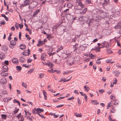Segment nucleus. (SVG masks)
I'll use <instances>...</instances> for the list:
<instances>
[{"mask_svg":"<svg viewBox=\"0 0 121 121\" xmlns=\"http://www.w3.org/2000/svg\"><path fill=\"white\" fill-rule=\"evenodd\" d=\"M81 0H76V4L75 8L78 10L82 9L84 6V5L82 4L81 2Z\"/></svg>","mask_w":121,"mask_h":121,"instance_id":"f257e3e1","label":"nucleus"},{"mask_svg":"<svg viewBox=\"0 0 121 121\" xmlns=\"http://www.w3.org/2000/svg\"><path fill=\"white\" fill-rule=\"evenodd\" d=\"M37 4V2L36 1H33L31 2L30 4L29 5L28 8L30 9H32L35 7Z\"/></svg>","mask_w":121,"mask_h":121,"instance_id":"f03ea898","label":"nucleus"},{"mask_svg":"<svg viewBox=\"0 0 121 121\" xmlns=\"http://www.w3.org/2000/svg\"><path fill=\"white\" fill-rule=\"evenodd\" d=\"M16 44V41L14 40H12L10 42V44L9 45V47L10 48H13Z\"/></svg>","mask_w":121,"mask_h":121,"instance_id":"7ed1b4c3","label":"nucleus"},{"mask_svg":"<svg viewBox=\"0 0 121 121\" xmlns=\"http://www.w3.org/2000/svg\"><path fill=\"white\" fill-rule=\"evenodd\" d=\"M114 28L117 29L121 28V21L119 22L117 25L115 26Z\"/></svg>","mask_w":121,"mask_h":121,"instance_id":"20e7f679","label":"nucleus"},{"mask_svg":"<svg viewBox=\"0 0 121 121\" xmlns=\"http://www.w3.org/2000/svg\"><path fill=\"white\" fill-rule=\"evenodd\" d=\"M30 1V0H25L24 1V4L22 5V6L24 7L27 5H29Z\"/></svg>","mask_w":121,"mask_h":121,"instance_id":"39448f33","label":"nucleus"},{"mask_svg":"<svg viewBox=\"0 0 121 121\" xmlns=\"http://www.w3.org/2000/svg\"><path fill=\"white\" fill-rule=\"evenodd\" d=\"M102 44L104 45H103V47L108 48L109 47V44L108 42L105 41L102 43Z\"/></svg>","mask_w":121,"mask_h":121,"instance_id":"423d86ee","label":"nucleus"},{"mask_svg":"<svg viewBox=\"0 0 121 121\" xmlns=\"http://www.w3.org/2000/svg\"><path fill=\"white\" fill-rule=\"evenodd\" d=\"M35 110L38 112V113H40L43 112L44 110L43 109H41L40 108H35Z\"/></svg>","mask_w":121,"mask_h":121,"instance_id":"0eeeda50","label":"nucleus"},{"mask_svg":"<svg viewBox=\"0 0 121 121\" xmlns=\"http://www.w3.org/2000/svg\"><path fill=\"white\" fill-rule=\"evenodd\" d=\"M2 69L4 72H6L8 70V67L6 65H4L2 68Z\"/></svg>","mask_w":121,"mask_h":121,"instance_id":"6e6552de","label":"nucleus"},{"mask_svg":"<svg viewBox=\"0 0 121 121\" xmlns=\"http://www.w3.org/2000/svg\"><path fill=\"white\" fill-rule=\"evenodd\" d=\"M13 63L16 64H18V61L17 58L13 59L12 60Z\"/></svg>","mask_w":121,"mask_h":121,"instance_id":"1a4fd4ad","label":"nucleus"},{"mask_svg":"<svg viewBox=\"0 0 121 121\" xmlns=\"http://www.w3.org/2000/svg\"><path fill=\"white\" fill-rule=\"evenodd\" d=\"M86 18V17L82 16L80 17L79 18V20L80 21H83V22H85L86 21L84 20V19Z\"/></svg>","mask_w":121,"mask_h":121,"instance_id":"9d476101","label":"nucleus"},{"mask_svg":"<svg viewBox=\"0 0 121 121\" xmlns=\"http://www.w3.org/2000/svg\"><path fill=\"white\" fill-rule=\"evenodd\" d=\"M2 50L4 51H6L7 50V48L6 46H2L1 47Z\"/></svg>","mask_w":121,"mask_h":121,"instance_id":"9b49d317","label":"nucleus"},{"mask_svg":"<svg viewBox=\"0 0 121 121\" xmlns=\"http://www.w3.org/2000/svg\"><path fill=\"white\" fill-rule=\"evenodd\" d=\"M6 80L5 79H1L0 81V83L2 84H4L7 82Z\"/></svg>","mask_w":121,"mask_h":121,"instance_id":"f8f14e48","label":"nucleus"},{"mask_svg":"<svg viewBox=\"0 0 121 121\" xmlns=\"http://www.w3.org/2000/svg\"><path fill=\"white\" fill-rule=\"evenodd\" d=\"M87 11V8H86L83 10L81 12H80L81 14H85L86 12Z\"/></svg>","mask_w":121,"mask_h":121,"instance_id":"ddd939ff","label":"nucleus"},{"mask_svg":"<svg viewBox=\"0 0 121 121\" xmlns=\"http://www.w3.org/2000/svg\"><path fill=\"white\" fill-rule=\"evenodd\" d=\"M25 60V59L22 57H20L19 59V60L21 63L23 62Z\"/></svg>","mask_w":121,"mask_h":121,"instance_id":"4468645a","label":"nucleus"},{"mask_svg":"<svg viewBox=\"0 0 121 121\" xmlns=\"http://www.w3.org/2000/svg\"><path fill=\"white\" fill-rule=\"evenodd\" d=\"M30 54V52H27L25 51L22 53V54L25 56H29Z\"/></svg>","mask_w":121,"mask_h":121,"instance_id":"2eb2a0df","label":"nucleus"},{"mask_svg":"<svg viewBox=\"0 0 121 121\" xmlns=\"http://www.w3.org/2000/svg\"><path fill=\"white\" fill-rule=\"evenodd\" d=\"M46 55L45 54L42 55L41 56V59L44 61L46 57Z\"/></svg>","mask_w":121,"mask_h":121,"instance_id":"dca6fc26","label":"nucleus"},{"mask_svg":"<svg viewBox=\"0 0 121 121\" xmlns=\"http://www.w3.org/2000/svg\"><path fill=\"white\" fill-rule=\"evenodd\" d=\"M47 65L49 66H51L50 68L51 69H52L53 68V65L51 62H49L48 63Z\"/></svg>","mask_w":121,"mask_h":121,"instance_id":"f3484780","label":"nucleus"},{"mask_svg":"<svg viewBox=\"0 0 121 121\" xmlns=\"http://www.w3.org/2000/svg\"><path fill=\"white\" fill-rule=\"evenodd\" d=\"M20 47H21L20 48L22 50H23L24 49H25L26 48L25 45L24 44H21L20 45Z\"/></svg>","mask_w":121,"mask_h":121,"instance_id":"a211bd4d","label":"nucleus"},{"mask_svg":"<svg viewBox=\"0 0 121 121\" xmlns=\"http://www.w3.org/2000/svg\"><path fill=\"white\" fill-rule=\"evenodd\" d=\"M75 115L77 117H81L82 116V115L81 113L78 114L77 113H75Z\"/></svg>","mask_w":121,"mask_h":121,"instance_id":"6ab92c4d","label":"nucleus"},{"mask_svg":"<svg viewBox=\"0 0 121 121\" xmlns=\"http://www.w3.org/2000/svg\"><path fill=\"white\" fill-rule=\"evenodd\" d=\"M94 50L96 52H99L100 51V50H99V47L98 46L96 48H92L91 50Z\"/></svg>","mask_w":121,"mask_h":121,"instance_id":"aec40b11","label":"nucleus"},{"mask_svg":"<svg viewBox=\"0 0 121 121\" xmlns=\"http://www.w3.org/2000/svg\"><path fill=\"white\" fill-rule=\"evenodd\" d=\"M115 108L114 107H113L111 108L110 111L112 113H115Z\"/></svg>","mask_w":121,"mask_h":121,"instance_id":"412c9836","label":"nucleus"},{"mask_svg":"<svg viewBox=\"0 0 121 121\" xmlns=\"http://www.w3.org/2000/svg\"><path fill=\"white\" fill-rule=\"evenodd\" d=\"M115 74V75L116 76H118L120 74V72L117 71H114L113 72Z\"/></svg>","mask_w":121,"mask_h":121,"instance_id":"4be33fe9","label":"nucleus"},{"mask_svg":"<svg viewBox=\"0 0 121 121\" xmlns=\"http://www.w3.org/2000/svg\"><path fill=\"white\" fill-rule=\"evenodd\" d=\"M112 106V104L110 102L108 104V105L107 106V109H108L110 107Z\"/></svg>","mask_w":121,"mask_h":121,"instance_id":"5701e85b","label":"nucleus"},{"mask_svg":"<svg viewBox=\"0 0 121 121\" xmlns=\"http://www.w3.org/2000/svg\"><path fill=\"white\" fill-rule=\"evenodd\" d=\"M44 73H41L39 74V77L40 79H42L44 76Z\"/></svg>","mask_w":121,"mask_h":121,"instance_id":"b1692460","label":"nucleus"},{"mask_svg":"<svg viewBox=\"0 0 121 121\" xmlns=\"http://www.w3.org/2000/svg\"><path fill=\"white\" fill-rule=\"evenodd\" d=\"M63 48L62 46H59L58 47V48L57 50V52L61 50H62Z\"/></svg>","mask_w":121,"mask_h":121,"instance_id":"393cba45","label":"nucleus"},{"mask_svg":"<svg viewBox=\"0 0 121 121\" xmlns=\"http://www.w3.org/2000/svg\"><path fill=\"white\" fill-rule=\"evenodd\" d=\"M43 95L44 96L45 99L46 100L47 99L46 97H47V95L46 93V92L45 90H43Z\"/></svg>","mask_w":121,"mask_h":121,"instance_id":"a878e982","label":"nucleus"},{"mask_svg":"<svg viewBox=\"0 0 121 121\" xmlns=\"http://www.w3.org/2000/svg\"><path fill=\"white\" fill-rule=\"evenodd\" d=\"M87 86V85H86L84 86L85 90L87 92H88L89 89V88L88 87H86V86Z\"/></svg>","mask_w":121,"mask_h":121,"instance_id":"bb28decb","label":"nucleus"},{"mask_svg":"<svg viewBox=\"0 0 121 121\" xmlns=\"http://www.w3.org/2000/svg\"><path fill=\"white\" fill-rule=\"evenodd\" d=\"M106 51H107V53L108 54H109L112 53V51L111 50V49H107Z\"/></svg>","mask_w":121,"mask_h":121,"instance_id":"cd10ccee","label":"nucleus"},{"mask_svg":"<svg viewBox=\"0 0 121 121\" xmlns=\"http://www.w3.org/2000/svg\"><path fill=\"white\" fill-rule=\"evenodd\" d=\"M93 22V21L92 20H89V21H88V20L86 21V22L87 24H88L89 26L90 25V24L91 23Z\"/></svg>","mask_w":121,"mask_h":121,"instance_id":"c85d7f7f","label":"nucleus"},{"mask_svg":"<svg viewBox=\"0 0 121 121\" xmlns=\"http://www.w3.org/2000/svg\"><path fill=\"white\" fill-rule=\"evenodd\" d=\"M5 57V55L3 54H0V58L1 59H3Z\"/></svg>","mask_w":121,"mask_h":121,"instance_id":"c756f323","label":"nucleus"},{"mask_svg":"<svg viewBox=\"0 0 121 121\" xmlns=\"http://www.w3.org/2000/svg\"><path fill=\"white\" fill-rule=\"evenodd\" d=\"M15 27L17 29V30L19 28V24L18 23H17L16 22L15 24Z\"/></svg>","mask_w":121,"mask_h":121,"instance_id":"7c9ffc66","label":"nucleus"},{"mask_svg":"<svg viewBox=\"0 0 121 121\" xmlns=\"http://www.w3.org/2000/svg\"><path fill=\"white\" fill-rule=\"evenodd\" d=\"M92 1V0H86V3L87 4H91Z\"/></svg>","mask_w":121,"mask_h":121,"instance_id":"2f4dec72","label":"nucleus"},{"mask_svg":"<svg viewBox=\"0 0 121 121\" xmlns=\"http://www.w3.org/2000/svg\"><path fill=\"white\" fill-rule=\"evenodd\" d=\"M16 69L18 71H20L22 69L21 67L19 66H17Z\"/></svg>","mask_w":121,"mask_h":121,"instance_id":"473e14b6","label":"nucleus"},{"mask_svg":"<svg viewBox=\"0 0 121 121\" xmlns=\"http://www.w3.org/2000/svg\"><path fill=\"white\" fill-rule=\"evenodd\" d=\"M93 104H94L97 105L98 104V103L96 100H93L92 101V102Z\"/></svg>","mask_w":121,"mask_h":121,"instance_id":"72a5a7b5","label":"nucleus"},{"mask_svg":"<svg viewBox=\"0 0 121 121\" xmlns=\"http://www.w3.org/2000/svg\"><path fill=\"white\" fill-rule=\"evenodd\" d=\"M22 85L25 88H27L26 86H27V84L26 83H24L23 82H22Z\"/></svg>","mask_w":121,"mask_h":121,"instance_id":"f704fd0d","label":"nucleus"},{"mask_svg":"<svg viewBox=\"0 0 121 121\" xmlns=\"http://www.w3.org/2000/svg\"><path fill=\"white\" fill-rule=\"evenodd\" d=\"M1 75L2 76H6L8 75V74L4 72H3L1 73Z\"/></svg>","mask_w":121,"mask_h":121,"instance_id":"c9c22d12","label":"nucleus"},{"mask_svg":"<svg viewBox=\"0 0 121 121\" xmlns=\"http://www.w3.org/2000/svg\"><path fill=\"white\" fill-rule=\"evenodd\" d=\"M78 46V44H76L75 45H74L73 47V48L74 49L73 52H74L76 50L77 48H76L77 46Z\"/></svg>","mask_w":121,"mask_h":121,"instance_id":"e433bc0d","label":"nucleus"},{"mask_svg":"<svg viewBox=\"0 0 121 121\" xmlns=\"http://www.w3.org/2000/svg\"><path fill=\"white\" fill-rule=\"evenodd\" d=\"M19 109H16L14 110V111H13V115H15L16 113H17L18 111H19Z\"/></svg>","mask_w":121,"mask_h":121,"instance_id":"4c0bfd02","label":"nucleus"},{"mask_svg":"<svg viewBox=\"0 0 121 121\" xmlns=\"http://www.w3.org/2000/svg\"><path fill=\"white\" fill-rule=\"evenodd\" d=\"M34 69L33 68L30 70L28 71V73L30 74L33 71Z\"/></svg>","mask_w":121,"mask_h":121,"instance_id":"58836bf2","label":"nucleus"},{"mask_svg":"<svg viewBox=\"0 0 121 121\" xmlns=\"http://www.w3.org/2000/svg\"><path fill=\"white\" fill-rule=\"evenodd\" d=\"M1 116L3 119H5L6 118L7 116L4 114H2Z\"/></svg>","mask_w":121,"mask_h":121,"instance_id":"ea45409f","label":"nucleus"},{"mask_svg":"<svg viewBox=\"0 0 121 121\" xmlns=\"http://www.w3.org/2000/svg\"><path fill=\"white\" fill-rule=\"evenodd\" d=\"M89 56L91 58H92L95 57V55H93L91 53V54H89Z\"/></svg>","mask_w":121,"mask_h":121,"instance_id":"a19ab883","label":"nucleus"},{"mask_svg":"<svg viewBox=\"0 0 121 121\" xmlns=\"http://www.w3.org/2000/svg\"><path fill=\"white\" fill-rule=\"evenodd\" d=\"M39 12V10H37L34 13V14L33 16H35Z\"/></svg>","mask_w":121,"mask_h":121,"instance_id":"79ce46f5","label":"nucleus"},{"mask_svg":"<svg viewBox=\"0 0 121 121\" xmlns=\"http://www.w3.org/2000/svg\"><path fill=\"white\" fill-rule=\"evenodd\" d=\"M45 41H40L39 42V43H40V46L42 45L45 43Z\"/></svg>","mask_w":121,"mask_h":121,"instance_id":"37998d69","label":"nucleus"},{"mask_svg":"<svg viewBox=\"0 0 121 121\" xmlns=\"http://www.w3.org/2000/svg\"><path fill=\"white\" fill-rule=\"evenodd\" d=\"M69 9H68L64 11L63 12L65 13V14H67V13L69 12Z\"/></svg>","mask_w":121,"mask_h":121,"instance_id":"c03bdc74","label":"nucleus"},{"mask_svg":"<svg viewBox=\"0 0 121 121\" xmlns=\"http://www.w3.org/2000/svg\"><path fill=\"white\" fill-rule=\"evenodd\" d=\"M65 79L64 78H62L61 79H60L59 81V82H61L62 81H63L64 82H65Z\"/></svg>","mask_w":121,"mask_h":121,"instance_id":"a18cd8bd","label":"nucleus"},{"mask_svg":"<svg viewBox=\"0 0 121 121\" xmlns=\"http://www.w3.org/2000/svg\"><path fill=\"white\" fill-rule=\"evenodd\" d=\"M53 37L52 36H51V35H49L48 34L47 35V38L49 39L50 38H52Z\"/></svg>","mask_w":121,"mask_h":121,"instance_id":"49530a36","label":"nucleus"},{"mask_svg":"<svg viewBox=\"0 0 121 121\" xmlns=\"http://www.w3.org/2000/svg\"><path fill=\"white\" fill-rule=\"evenodd\" d=\"M108 119L110 121H115V120H112V119L110 117V116H109L108 117Z\"/></svg>","mask_w":121,"mask_h":121,"instance_id":"de8ad7c7","label":"nucleus"},{"mask_svg":"<svg viewBox=\"0 0 121 121\" xmlns=\"http://www.w3.org/2000/svg\"><path fill=\"white\" fill-rule=\"evenodd\" d=\"M21 32H19V39L21 40Z\"/></svg>","mask_w":121,"mask_h":121,"instance_id":"09e8293b","label":"nucleus"},{"mask_svg":"<svg viewBox=\"0 0 121 121\" xmlns=\"http://www.w3.org/2000/svg\"><path fill=\"white\" fill-rule=\"evenodd\" d=\"M21 113H20L19 114L17 115V116H16L17 118L18 119H19V118L21 116Z\"/></svg>","mask_w":121,"mask_h":121,"instance_id":"8fccbe9b","label":"nucleus"},{"mask_svg":"<svg viewBox=\"0 0 121 121\" xmlns=\"http://www.w3.org/2000/svg\"><path fill=\"white\" fill-rule=\"evenodd\" d=\"M23 66L25 67L28 68L29 67V66L28 65H26V64H24L23 65Z\"/></svg>","mask_w":121,"mask_h":121,"instance_id":"3c124183","label":"nucleus"},{"mask_svg":"<svg viewBox=\"0 0 121 121\" xmlns=\"http://www.w3.org/2000/svg\"><path fill=\"white\" fill-rule=\"evenodd\" d=\"M5 21H1V22L0 23V24L1 25H4L5 24Z\"/></svg>","mask_w":121,"mask_h":121,"instance_id":"603ef678","label":"nucleus"},{"mask_svg":"<svg viewBox=\"0 0 121 121\" xmlns=\"http://www.w3.org/2000/svg\"><path fill=\"white\" fill-rule=\"evenodd\" d=\"M19 26L20 29H21L23 27V25L22 23L21 24H19Z\"/></svg>","mask_w":121,"mask_h":121,"instance_id":"864d4df0","label":"nucleus"},{"mask_svg":"<svg viewBox=\"0 0 121 121\" xmlns=\"http://www.w3.org/2000/svg\"><path fill=\"white\" fill-rule=\"evenodd\" d=\"M24 118L23 117V115H21V119L20 121H23L24 120Z\"/></svg>","mask_w":121,"mask_h":121,"instance_id":"5fc2aeb1","label":"nucleus"},{"mask_svg":"<svg viewBox=\"0 0 121 121\" xmlns=\"http://www.w3.org/2000/svg\"><path fill=\"white\" fill-rule=\"evenodd\" d=\"M78 105L79 106L81 104V102H80V99L79 98H78Z\"/></svg>","mask_w":121,"mask_h":121,"instance_id":"6e6d98bb","label":"nucleus"},{"mask_svg":"<svg viewBox=\"0 0 121 121\" xmlns=\"http://www.w3.org/2000/svg\"><path fill=\"white\" fill-rule=\"evenodd\" d=\"M32 60L30 59H28L27 60V63H29L31 62L32 61Z\"/></svg>","mask_w":121,"mask_h":121,"instance_id":"4d7b16f0","label":"nucleus"},{"mask_svg":"<svg viewBox=\"0 0 121 121\" xmlns=\"http://www.w3.org/2000/svg\"><path fill=\"white\" fill-rule=\"evenodd\" d=\"M74 99V98L73 96H72L70 98H68L67 99L69 100H70L73 99Z\"/></svg>","mask_w":121,"mask_h":121,"instance_id":"13d9d810","label":"nucleus"},{"mask_svg":"<svg viewBox=\"0 0 121 121\" xmlns=\"http://www.w3.org/2000/svg\"><path fill=\"white\" fill-rule=\"evenodd\" d=\"M84 98L86 101H87V96L86 95H85V94H84Z\"/></svg>","mask_w":121,"mask_h":121,"instance_id":"bf43d9fd","label":"nucleus"},{"mask_svg":"<svg viewBox=\"0 0 121 121\" xmlns=\"http://www.w3.org/2000/svg\"><path fill=\"white\" fill-rule=\"evenodd\" d=\"M5 64L6 65H8L9 64V62L7 60H5L4 61Z\"/></svg>","mask_w":121,"mask_h":121,"instance_id":"052dcab7","label":"nucleus"},{"mask_svg":"<svg viewBox=\"0 0 121 121\" xmlns=\"http://www.w3.org/2000/svg\"><path fill=\"white\" fill-rule=\"evenodd\" d=\"M110 60H111L110 59H108L106 60V61L107 63H110Z\"/></svg>","mask_w":121,"mask_h":121,"instance_id":"680f3d73","label":"nucleus"},{"mask_svg":"<svg viewBox=\"0 0 121 121\" xmlns=\"http://www.w3.org/2000/svg\"><path fill=\"white\" fill-rule=\"evenodd\" d=\"M106 78H104V77H103L102 78V80L104 82L106 80Z\"/></svg>","mask_w":121,"mask_h":121,"instance_id":"e2e57ef3","label":"nucleus"},{"mask_svg":"<svg viewBox=\"0 0 121 121\" xmlns=\"http://www.w3.org/2000/svg\"><path fill=\"white\" fill-rule=\"evenodd\" d=\"M38 114L40 117H41L42 118H45V117H44V116L43 115H41L40 114L38 113Z\"/></svg>","mask_w":121,"mask_h":121,"instance_id":"0e129e2a","label":"nucleus"},{"mask_svg":"<svg viewBox=\"0 0 121 121\" xmlns=\"http://www.w3.org/2000/svg\"><path fill=\"white\" fill-rule=\"evenodd\" d=\"M11 30L12 31H14L15 30V28L14 26H12L11 28Z\"/></svg>","mask_w":121,"mask_h":121,"instance_id":"69168bd1","label":"nucleus"},{"mask_svg":"<svg viewBox=\"0 0 121 121\" xmlns=\"http://www.w3.org/2000/svg\"><path fill=\"white\" fill-rule=\"evenodd\" d=\"M3 100L4 102H5L8 101V99H7L6 98L4 99Z\"/></svg>","mask_w":121,"mask_h":121,"instance_id":"338daca9","label":"nucleus"},{"mask_svg":"<svg viewBox=\"0 0 121 121\" xmlns=\"http://www.w3.org/2000/svg\"><path fill=\"white\" fill-rule=\"evenodd\" d=\"M7 92L6 91L4 90L3 91V94L5 95L7 94Z\"/></svg>","mask_w":121,"mask_h":121,"instance_id":"774afa93","label":"nucleus"}]
</instances>
